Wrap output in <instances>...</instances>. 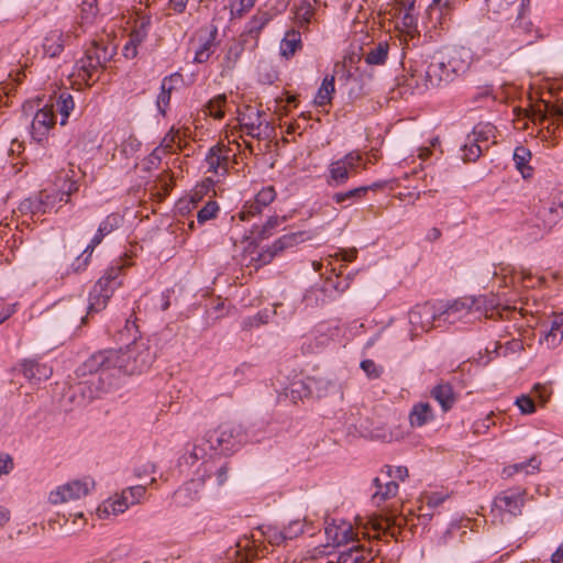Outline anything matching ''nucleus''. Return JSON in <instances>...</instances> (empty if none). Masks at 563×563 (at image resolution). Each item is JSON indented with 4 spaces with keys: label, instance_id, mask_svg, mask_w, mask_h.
<instances>
[{
    "label": "nucleus",
    "instance_id": "nucleus-40",
    "mask_svg": "<svg viewBox=\"0 0 563 563\" xmlns=\"http://www.w3.org/2000/svg\"><path fill=\"white\" fill-rule=\"evenodd\" d=\"M285 395L292 402H297L298 400H302L303 398L309 397L310 389L305 382L296 380L285 388Z\"/></svg>",
    "mask_w": 563,
    "mask_h": 563
},
{
    "label": "nucleus",
    "instance_id": "nucleus-33",
    "mask_svg": "<svg viewBox=\"0 0 563 563\" xmlns=\"http://www.w3.org/2000/svg\"><path fill=\"white\" fill-rule=\"evenodd\" d=\"M563 339V314H556L551 321L550 329L545 331L544 341L549 347L558 346Z\"/></svg>",
    "mask_w": 563,
    "mask_h": 563
},
{
    "label": "nucleus",
    "instance_id": "nucleus-60",
    "mask_svg": "<svg viewBox=\"0 0 563 563\" xmlns=\"http://www.w3.org/2000/svg\"><path fill=\"white\" fill-rule=\"evenodd\" d=\"M361 368L366 373L369 378H378L382 369L372 360H364L361 362Z\"/></svg>",
    "mask_w": 563,
    "mask_h": 563
},
{
    "label": "nucleus",
    "instance_id": "nucleus-59",
    "mask_svg": "<svg viewBox=\"0 0 563 563\" xmlns=\"http://www.w3.org/2000/svg\"><path fill=\"white\" fill-rule=\"evenodd\" d=\"M262 206L254 199L253 202L246 203L240 212L241 220H249L250 217L255 216L262 211Z\"/></svg>",
    "mask_w": 563,
    "mask_h": 563
},
{
    "label": "nucleus",
    "instance_id": "nucleus-9",
    "mask_svg": "<svg viewBox=\"0 0 563 563\" xmlns=\"http://www.w3.org/2000/svg\"><path fill=\"white\" fill-rule=\"evenodd\" d=\"M93 488L95 482L89 477L75 479L51 492L48 499L54 505L73 501L86 497Z\"/></svg>",
    "mask_w": 563,
    "mask_h": 563
},
{
    "label": "nucleus",
    "instance_id": "nucleus-51",
    "mask_svg": "<svg viewBox=\"0 0 563 563\" xmlns=\"http://www.w3.org/2000/svg\"><path fill=\"white\" fill-rule=\"evenodd\" d=\"M263 536L267 540V542L274 545H279L287 540L284 533V528L278 529L277 527L273 526H267L263 531Z\"/></svg>",
    "mask_w": 563,
    "mask_h": 563
},
{
    "label": "nucleus",
    "instance_id": "nucleus-16",
    "mask_svg": "<svg viewBox=\"0 0 563 563\" xmlns=\"http://www.w3.org/2000/svg\"><path fill=\"white\" fill-rule=\"evenodd\" d=\"M437 419L435 412L428 401H418L408 412V422L412 429L423 428Z\"/></svg>",
    "mask_w": 563,
    "mask_h": 563
},
{
    "label": "nucleus",
    "instance_id": "nucleus-13",
    "mask_svg": "<svg viewBox=\"0 0 563 563\" xmlns=\"http://www.w3.org/2000/svg\"><path fill=\"white\" fill-rule=\"evenodd\" d=\"M329 563H383V559L371 549L355 544L339 553L335 562Z\"/></svg>",
    "mask_w": 563,
    "mask_h": 563
},
{
    "label": "nucleus",
    "instance_id": "nucleus-58",
    "mask_svg": "<svg viewBox=\"0 0 563 563\" xmlns=\"http://www.w3.org/2000/svg\"><path fill=\"white\" fill-rule=\"evenodd\" d=\"M157 195L166 197L173 188V178L168 174L162 175L156 183Z\"/></svg>",
    "mask_w": 563,
    "mask_h": 563
},
{
    "label": "nucleus",
    "instance_id": "nucleus-6",
    "mask_svg": "<svg viewBox=\"0 0 563 563\" xmlns=\"http://www.w3.org/2000/svg\"><path fill=\"white\" fill-rule=\"evenodd\" d=\"M244 438L242 426L231 421L221 423L209 434L211 446L223 453L231 452L239 448L244 441Z\"/></svg>",
    "mask_w": 563,
    "mask_h": 563
},
{
    "label": "nucleus",
    "instance_id": "nucleus-34",
    "mask_svg": "<svg viewBox=\"0 0 563 563\" xmlns=\"http://www.w3.org/2000/svg\"><path fill=\"white\" fill-rule=\"evenodd\" d=\"M388 53V42L382 41L368 49V52L364 55V60L368 65H384L387 60Z\"/></svg>",
    "mask_w": 563,
    "mask_h": 563
},
{
    "label": "nucleus",
    "instance_id": "nucleus-1",
    "mask_svg": "<svg viewBox=\"0 0 563 563\" xmlns=\"http://www.w3.org/2000/svg\"><path fill=\"white\" fill-rule=\"evenodd\" d=\"M154 352L143 340H134L124 349L100 351L89 356L78 368L80 377L117 369L126 375L141 374L153 364Z\"/></svg>",
    "mask_w": 563,
    "mask_h": 563
},
{
    "label": "nucleus",
    "instance_id": "nucleus-27",
    "mask_svg": "<svg viewBox=\"0 0 563 563\" xmlns=\"http://www.w3.org/2000/svg\"><path fill=\"white\" fill-rule=\"evenodd\" d=\"M272 15L268 12H258L256 13L247 23L245 31L241 34V38L247 41V37L254 40L255 42L258 38L262 30L271 21Z\"/></svg>",
    "mask_w": 563,
    "mask_h": 563
},
{
    "label": "nucleus",
    "instance_id": "nucleus-19",
    "mask_svg": "<svg viewBox=\"0 0 563 563\" xmlns=\"http://www.w3.org/2000/svg\"><path fill=\"white\" fill-rule=\"evenodd\" d=\"M548 188L541 189L539 192V206H534L536 217L542 221L544 228H551L560 219L559 210L555 207V201H544L547 198Z\"/></svg>",
    "mask_w": 563,
    "mask_h": 563
},
{
    "label": "nucleus",
    "instance_id": "nucleus-24",
    "mask_svg": "<svg viewBox=\"0 0 563 563\" xmlns=\"http://www.w3.org/2000/svg\"><path fill=\"white\" fill-rule=\"evenodd\" d=\"M471 141L481 143L484 150L489 147V144L496 143V128L489 122H479L476 124L471 134H468Z\"/></svg>",
    "mask_w": 563,
    "mask_h": 563
},
{
    "label": "nucleus",
    "instance_id": "nucleus-5",
    "mask_svg": "<svg viewBox=\"0 0 563 563\" xmlns=\"http://www.w3.org/2000/svg\"><path fill=\"white\" fill-rule=\"evenodd\" d=\"M366 169V163H363L362 154L358 151H351L343 157L333 161L328 167L327 183L329 186L345 185L350 175L358 173V168Z\"/></svg>",
    "mask_w": 563,
    "mask_h": 563
},
{
    "label": "nucleus",
    "instance_id": "nucleus-25",
    "mask_svg": "<svg viewBox=\"0 0 563 563\" xmlns=\"http://www.w3.org/2000/svg\"><path fill=\"white\" fill-rule=\"evenodd\" d=\"M486 301L487 298L485 296L478 298H461L455 300L452 305H450L444 311V313L448 316V318L454 317L455 314L462 312L468 313L474 309V307H476V309H479L481 305H485Z\"/></svg>",
    "mask_w": 563,
    "mask_h": 563
},
{
    "label": "nucleus",
    "instance_id": "nucleus-32",
    "mask_svg": "<svg viewBox=\"0 0 563 563\" xmlns=\"http://www.w3.org/2000/svg\"><path fill=\"white\" fill-rule=\"evenodd\" d=\"M218 30L216 26H213L208 37L199 45V47L196 49L194 60L198 64H202L209 60L211 55L214 52L216 48V38H217Z\"/></svg>",
    "mask_w": 563,
    "mask_h": 563
},
{
    "label": "nucleus",
    "instance_id": "nucleus-10",
    "mask_svg": "<svg viewBox=\"0 0 563 563\" xmlns=\"http://www.w3.org/2000/svg\"><path fill=\"white\" fill-rule=\"evenodd\" d=\"M203 473L198 481L209 489H220L229 484L231 467L227 462L206 461L202 463Z\"/></svg>",
    "mask_w": 563,
    "mask_h": 563
},
{
    "label": "nucleus",
    "instance_id": "nucleus-47",
    "mask_svg": "<svg viewBox=\"0 0 563 563\" xmlns=\"http://www.w3.org/2000/svg\"><path fill=\"white\" fill-rule=\"evenodd\" d=\"M307 526L308 521L306 518H297L289 521L288 525L284 527V533L287 540H292L301 536Z\"/></svg>",
    "mask_w": 563,
    "mask_h": 563
},
{
    "label": "nucleus",
    "instance_id": "nucleus-39",
    "mask_svg": "<svg viewBox=\"0 0 563 563\" xmlns=\"http://www.w3.org/2000/svg\"><path fill=\"white\" fill-rule=\"evenodd\" d=\"M60 114V124H66L70 113L75 110V101L70 92L62 91L55 104Z\"/></svg>",
    "mask_w": 563,
    "mask_h": 563
},
{
    "label": "nucleus",
    "instance_id": "nucleus-20",
    "mask_svg": "<svg viewBox=\"0 0 563 563\" xmlns=\"http://www.w3.org/2000/svg\"><path fill=\"white\" fill-rule=\"evenodd\" d=\"M44 198L49 199L52 196L48 190L44 189L34 197L24 199L20 203V211L23 213H31L32 216L44 214L54 209V203L44 202Z\"/></svg>",
    "mask_w": 563,
    "mask_h": 563
},
{
    "label": "nucleus",
    "instance_id": "nucleus-37",
    "mask_svg": "<svg viewBox=\"0 0 563 563\" xmlns=\"http://www.w3.org/2000/svg\"><path fill=\"white\" fill-rule=\"evenodd\" d=\"M299 48H301L300 33L290 30L286 32L284 38L280 42V53L286 58L291 57Z\"/></svg>",
    "mask_w": 563,
    "mask_h": 563
},
{
    "label": "nucleus",
    "instance_id": "nucleus-17",
    "mask_svg": "<svg viewBox=\"0 0 563 563\" xmlns=\"http://www.w3.org/2000/svg\"><path fill=\"white\" fill-rule=\"evenodd\" d=\"M325 536L332 545L345 544L355 537L352 525L344 520H332L325 527Z\"/></svg>",
    "mask_w": 563,
    "mask_h": 563
},
{
    "label": "nucleus",
    "instance_id": "nucleus-31",
    "mask_svg": "<svg viewBox=\"0 0 563 563\" xmlns=\"http://www.w3.org/2000/svg\"><path fill=\"white\" fill-rule=\"evenodd\" d=\"M64 48V34L59 30L49 31L43 42L44 54L55 57L60 54Z\"/></svg>",
    "mask_w": 563,
    "mask_h": 563
},
{
    "label": "nucleus",
    "instance_id": "nucleus-22",
    "mask_svg": "<svg viewBox=\"0 0 563 563\" xmlns=\"http://www.w3.org/2000/svg\"><path fill=\"white\" fill-rule=\"evenodd\" d=\"M262 117L263 113L260 110L247 107L245 111L240 113L239 120L241 126L246 131L249 135L252 137H260V133L256 131L260 130L263 124Z\"/></svg>",
    "mask_w": 563,
    "mask_h": 563
},
{
    "label": "nucleus",
    "instance_id": "nucleus-4",
    "mask_svg": "<svg viewBox=\"0 0 563 563\" xmlns=\"http://www.w3.org/2000/svg\"><path fill=\"white\" fill-rule=\"evenodd\" d=\"M122 266L110 267L93 285L89 295L88 314L103 310L114 290L122 285Z\"/></svg>",
    "mask_w": 563,
    "mask_h": 563
},
{
    "label": "nucleus",
    "instance_id": "nucleus-54",
    "mask_svg": "<svg viewBox=\"0 0 563 563\" xmlns=\"http://www.w3.org/2000/svg\"><path fill=\"white\" fill-rule=\"evenodd\" d=\"M401 23L402 26L406 29L407 34H409L411 37H413L416 34H419L415 12H404Z\"/></svg>",
    "mask_w": 563,
    "mask_h": 563
},
{
    "label": "nucleus",
    "instance_id": "nucleus-3",
    "mask_svg": "<svg viewBox=\"0 0 563 563\" xmlns=\"http://www.w3.org/2000/svg\"><path fill=\"white\" fill-rule=\"evenodd\" d=\"M410 77L416 86L421 85L426 89L440 88L453 81L442 54H435L429 60H416L410 67Z\"/></svg>",
    "mask_w": 563,
    "mask_h": 563
},
{
    "label": "nucleus",
    "instance_id": "nucleus-50",
    "mask_svg": "<svg viewBox=\"0 0 563 563\" xmlns=\"http://www.w3.org/2000/svg\"><path fill=\"white\" fill-rule=\"evenodd\" d=\"M539 465H540V462L537 460L536 456H533L528 462L516 463V464L505 467L503 471V474L507 477H510L514 474L519 473V472L529 473L527 471L528 466H531L533 471H537V470H539Z\"/></svg>",
    "mask_w": 563,
    "mask_h": 563
},
{
    "label": "nucleus",
    "instance_id": "nucleus-11",
    "mask_svg": "<svg viewBox=\"0 0 563 563\" xmlns=\"http://www.w3.org/2000/svg\"><path fill=\"white\" fill-rule=\"evenodd\" d=\"M55 123L54 106L46 104L35 113L32 120L30 130L31 137L38 144L46 142Z\"/></svg>",
    "mask_w": 563,
    "mask_h": 563
},
{
    "label": "nucleus",
    "instance_id": "nucleus-46",
    "mask_svg": "<svg viewBox=\"0 0 563 563\" xmlns=\"http://www.w3.org/2000/svg\"><path fill=\"white\" fill-rule=\"evenodd\" d=\"M446 496L439 494V493H432V494H426L421 497L422 505L420 506L419 510L423 511L419 516H429L431 517L432 514L427 512L426 510L437 508L440 506L444 500Z\"/></svg>",
    "mask_w": 563,
    "mask_h": 563
},
{
    "label": "nucleus",
    "instance_id": "nucleus-28",
    "mask_svg": "<svg viewBox=\"0 0 563 563\" xmlns=\"http://www.w3.org/2000/svg\"><path fill=\"white\" fill-rule=\"evenodd\" d=\"M57 192H49L52 198L46 199L44 198V202H53L54 208L56 207L57 201H65L68 202L69 196L78 190V184L76 180H71L68 177V174L65 173L64 175V183L62 185H58L56 183Z\"/></svg>",
    "mask_w": 563,
    "mask_h": 563
},
{
    "label": "nucleus",
    "instance_id": "nucleus-49",
    "mask_svg": "<svg viewBox=\"0 0 563 563\" xmlns=\"http://www.w3.org/2000/svg\"><path fill=\"white\" fill-rule=\"evenodd\" d=\"M225 102H227L225 95H219V96L214 97L206 104V113H208L209 115H211L216 119L223 118V115H224L223 107L225 106Z\"/></svg>",
    "mask_w": 563,
    "mask_h": 563
},
{
    "label": "nucleus",
    "instance_id": "nucleus-38",
    "mask_svg": "<svg viewBox=\"0 0 563 563\" xmlns=\"http://www.w3.org/2000/svg\"><path fill=\"white\" fill-rule=\"evenodd\" d=\"M334 91V76H325L314 97V103L319 107L330 104Z\"/></svg>",
    "mask_w": 563,
    "mask_h": 563
},
{
    "label": "nucleus",
    "instance_id": "nucleus-8",
    "mask_svg": "<svg viewBox=\"0 0 563 563\" xmlns=\"http://www.w3.org/2000/svg\"><path fill=\"white\" fill-rule=\"evenodd\" d=\"M146 493V487L136 485L124 489L113 499H109L97 509L99 518H107L110 515L123 514L130 505L137 504Z\"/></svg>",
    "mask_w": 563,
    "mask_h": 563
},
{
    "label": "nucleus",
    "instance_id": "nucleus-43",
    "mask_svg": "<svg viewBox=\"0 0 563 563\" xmlns=\"http://www.w3.org/2000/svg\"><path fill=\"white\" fill-rule=\"evenodd\" d=\"M245 42L246 40L240 37V40H235L229 45L224 56V62L228 68H233L235 66L244 51Z\"/></svg>",
    "mask_w": 563,
    "mask_h": 563
},
{
    "label": "nucleus",
    "instance_id": "nucleus-53",
    "mask_svg": "<svg viewBox=\"0 0 563 563\" xmlns=\"http://www.w3.org/2000/svg\"><path fill=\"white\" fill-rule=\"evenodd\" d=\"M256 0H233L231 3V15L233 18H241L251 8L254 7Z\"/></svg>",
    "mask_w": 563,
    "mask_h": 563
},
{
    "label": "nucleus",
    "instance_id": "nucleus-62",
    "mask_svg": "<svg viewBox=\"0 0 563 563\" xmlns=\"http://www.w3.org/2000/svg\"><path fill=\"white\" fill-rule=\"evenodd\" d=\"M284 221H285V218L271 217L266 221V223L263 225V229L261 231V236L263 239L271 236L273 229H275L277 225H279Z\"/></svg>",
    "mask_w": 563,
    "mask_h": 563
},
{
    "label": "nucleus",
    "instance_id": "nucleus-61",
    "mask_svg": "<svg viewBox=\"0 0 563 563\" xmlns=\"http://www.w3.org/2000/svg\"><path fill=\"white\" fill-rule=\"evenodd\" d=\"M151 25L150 16H141L135 22V27L133 30L134 33L139 34L141 37H147L148 29Z\"/></svg>",
    "mask_w": 563,
    "mask_h": 563
},
{
    "label": "nucleus",
    "instance_id": "nucleus-15",
    "mask_svg": "<svg viewBox=\"0 0 563 563\" xmlns=\"http://www.w3.org/2000/svg\"><path fill=\"white\" fill-rule=\"evenodd\" d=\"M489 13L510 20L514 15L521 18L523 9V0H486Z\"/></svg>",
    "mask_w": 563,
    "mask_h": 563
},
{
    "label": "nucleus",
    "instance_id": "nucleus-56",
    "mask_svg": "<svg viewBox=\"0 0 563 563\" xmlns=\"http://www.w3.org/2000/svg\"><path fill=\"white\" fill-rule=\"evenodd\" d=\"M516 405L523 415H530L536 411V404L528 395H521L516 399Z\"/></svg>",
    "mask_w": 563,
    "mask_h": 563
},
{
    "label": "nucleus",
    "instance_id": "nucleus-2",
    "mask_svg": "<svg viewBox=\"0 0 563 563\" xmlns=\"http://www.w3.org/2000/svg\"><path fill=\"white\" fill-rule=\"evenodd\" d=\"M114 49L102 40L91 42L85 51V55L77 60L73 76L91 86L97 81L106 64L112 58Z\"/></svg>",
    "mask_w": 563,
    "mask_h": 563
},
{
    "label": "nucleus",
    "instance_id": "nucleus-44",
    "mask_svg": "<svg viewBox=\"0 0 563 563\" xmlns=\"http://www.w3.org/2000/svg\"><path fill=\"white\" fill-rule=\"evenodd\" d=\"M313 13L314 8L308 0L300 1V3L296 4L294 8V18L300 25L309 23Z\"/></svg>",
    "mask_w": 563,
    "mask_h": 563
},
{
    "label": "nucleus",
    "instance_id": "nucleus-30",
    "mask_svg": "<svg viewBox=\"0 0 563 563\" xmlns=\"http://www.w3.org/2000/svg\"><path fill=\"white\" fill-rule=\"evenodd\" d=\"M374 485L376 490L373 494L372 499L376 505H380L391 497H395L398 493V484L395 481L382 483L380 478L376 477L374 479Z\"/></svg>",
    "mask_w": 563,
    "mask_h": 563
},
{
    "label": "nucleus",
    "instance_id": "nucleus-55",
    "mask_svg": "<svg viewBox=\"0 0 563 563\" xmlns=\"http://www.w3.org/2000/svg\"><path fill=\"white\" fill-rule=\"evenodd\" d=\"M276 197V192L273 186L264 187L262 190L257 192L255 196V200L257 203H260L263 208L268 206L271 202L274 201Z\"/></svg>",
    "mask_w": 563,
    "mask_h": 563
},
{
    "label": "nucleus",
    "instance_id": "nucleus-21",
    "mask_svg": "<svg viewBox=\"0 0 563 563\" xmlns=\"http://www.w3.org/2000/svg\"><path fill=\"white\" fill-rule=\"evenodd\" d=\"M494 505L500 511L518 516L521 514L523 506V495L520 492H504L496 496Z\"/></svg>",
    "mask_w": 563,
    "mask_h": 563
},
{
    "label": "nucleus",
    "instance_id": "nucleus-63",
    "mask_svg": "<svg viewBox=\"0 0 563 563\" xmlns=\"http://www.w3.org/2000/svg\"><path fill=\"white\" fill-rule=\"evenodd\" d=\"M386 468H387L388 477L390 478L389 481H395V482H396V479L405 481L408 477V468L405 466H397V467L386 466Z\"/></svg>",
    "mask_w": 563,
    "mask_h": 563
},
{
    "label": "nucleus",
    "instance_id": "nucleus-29",
    "mask_svg": "<svg viewBox=\"0 0 563 563\" xmlns=\"http://www.w3.org/2000/svg\"><path fill=\"white\" fill-rule=\"evenodd\" d=\"M22 372L30 382L47 379L52 375V368L35 361H24L22 363Z\"/></svg>",
    "mask_w": 563,
    "mask_h": 563
},
{
    "label": "nucleus",
    "instance_id": "nucleus-42",
    "mask_svg": "<svg viewBox=\"0 0 563 563\" xmlns=\"http://www.w3.org/2000/svg\"><path fill=\"white\" fill-rule=\"evenodd\" d=\"M371 187H357L354 189H350L344 192H335L332 196V199L338 205H344L345 202H352L358 199H362Z\"/></svg>",
    "mask_w": 563,
    "mask_h": 563
},
{
    "label": "nucleus",
    "instance_id": "nucleus-41",
    "mask_svg": "<svg viewBox=\"0 0 563 563\" xmlns=\"http://www.w3.org/2000/svg\"><path fill=\"white\" fill-rule=\"evenodd\" d=\"M173 77H165L161 85V92L157 96L156 104L159 113L165 114L170 101V91L173 90Z\"/></svg>",
    "mask_w": 563,
    "mask_h": 563
},
{
    "label": "nucleus",
    "instance_id": "nucleus-57",
    "mask_svg": "<svg viewBox=\"0 0 563 563\" xmlns=\"http://www.w3.org/2000/svg\"><path fill=\"white\" fill-rule=\"evenodd\" d=\"M547 109L548 104H544V109L531 107L530 109H526L525 115L530 119L533 123H543L547 119Z\"/></svg>",
    "mask_w": 563,
    "mask_h": 563
},
{
    "label": "nucleus",
    "instance_id": "nucleus-23",
    "mask_svg": "<svg viewBox=\"0 0 563 563\" xmlns=\"http://www.w3.org/2000/svg\"><path fill=\"white\" fill-rule=\"evenodd\" d=\"M430 395L440 404L443 412H448L456 400L452 385L445 382H440L437 384L430 390Z\"/></svg>",
    "mask_w": 563,
    "mask_h": 563
},
{
    "label": "nucleus",
    "instance_id": "nucleus-12",
    "mask_svg": "<svg viewBox=\"0 0 563 563\" xmlns=\"http://www.w3.org/2000/svg\"><path fill=\"white\" fill-rule=\"evenodd\" d=\"M233 155L232 150L224 144L212 146L206 156L208 172L224 175L229 169Z\"/></svg>",
    "mask_w": 563,
    "mask_h": 563
},
{
    "label": "nucleus",
    "instance_id": "nucleus-26",
    "mask_svg": "<svg viewBox=\"0 0 563 563\" xmlns=\"http://www.w3.org/2000/svg\"><path fill=\"white\" fill-rule=\"evenodd\" d=\"M188 136V129H170V131L164 136L159 147L163 152L173 153L175 146L181 150L186 146V137Z\"/></svg>",
    "mask_w": 563,
    "mask_h": 563
},
{
    "label": "nucleus",
    "instance_id": "nucleus-36",
    "mask_svg": "<svg viewBox=\"0 0 563 563\" xmlns=\"http://www.w3.org/2000/svg\"><path fill=\"white\" fill-rule=\"evenodd\" d=\"M444 56V64L446 66L450 76L454 80L460 74L465 71L467 64L462 58L461 52L452 51L449 54H442Z\"/></svg>",
    "mask_w": 563,
    "mask_h": 563
},
{
    "label": "nucleus",
    "instance_id": "nucleus-18",
    "mask_svg": "<svg viewBox=\"0 0 563 563\" xmlns=\"http://www.w3.org/2000/svg\"><path fill=\"white\" fill-rule=\"evenodd\" d=\"M435 312L432 306H416L409 312V322L415 331L427 332L433 327Z\"/></svg>",
    "mask_w": 563,
    "mask_h": 563
},
{
    "label": "nucleus",
    "instance_id": "nucleus-35",
    "mask_svg": "<svg viewBox=\"0 0 563 563\" xmlns=\"http://www.w3.org/2000/svg\"><path fill=\"white\" fill-rule=\"evenodd\" d=\"M531 158L530 151L525 146H518L514 152V161L517 169L520 172L523 178H530L532 176V167L528 164Z\"/></svg>",
    "mask_w": 563,
    "mask_h": 563
},
{
    "label": "nucleus",
    "instance_id": "nucleus-48",
    "mask_svg": "<svg viewBox=\"0 0 563 563\" xmlns=\"http://www.w3.org/2000/svg\"><path fill=\"white\" fill-rule=\"evenodd\" d=\"M462 158L464 162H475L482 155L484 148L481 143L471 141V139L467 136V141L462 146Z\"/></svg>",
    "mask_w": 563,
    "mask_h": 563
},
{
    "label": "nucleus",
    "instance_id": "nucleus-45",
    "mask_svg": "<svg viewBox=\"0 0 563 563\" xmlns=\"http://www.w3.org/2000/svg\"><path fill=\"white\" fill-rule=\"evenodd\" d=\"M303 232H292L285 234L280 236L278 240H276L273 245L275 246V250H277L279 253L285 251L286 249L292 247L299 242L303 241Z\"/></svg>",
    "mask_w": 563,
    "mask_h": 563
},
{
    "label": "nucleus",
    "instance_id": "nucleus-14",
    "mask_svg": "<svg viewBox=\"0 0 563 563\" xmlns=\"http://www.w3.org/2000/svg\"><path fill=\"white\" fill-rule=\"evenodd\" d=\"M121 218L119 214H110L99 225L98 231L96 235L92 238L90 243L86 246V249L82 252V255H85L82 260V266L85 267L89 258L97 245H99L102 241V239L110 234L112 231H114L117 228L120 227Z\"/></svg>",
    "mask_w": 563,
    "mask_h": 563
},
{
    "label": "nucleus",
    "instance_id": "nucleus-64",
    "mask_svg": "<svg viewBox=\"0 0 563 563\" xmlns=\"http://www.w3.org/2000/svg\"><path fill=\"white\" fill-rule=\"evenodd\" d=\"M371 527L374 531H387L390 528V519L385 517H375L369 520Z\"/></svg>",
    "mask_w": 563,
    "mask_h": 563
},
{
    "label": "nucleus",
    "instance_id": "nucleus-7",
    "mask_svg": "<svg viewBox=\"0 0 563 563\" xmlns=\"http://www.w3.org/2000/svg\"><path fill=\"white\" fill-rule=\"evenodd\" d=\"M456 0H429L423 15L427 30H444L452 22Z\"/></svg>",
    "mask_w": 563,
    "mask_h": 563
},
{
    "label": "nucleus",
    "instance_id": "nucleus-52",
    "mask_svg": "<svg viewBox=\"0 0 563 563\" xmlns=\"http://www.w3.org/2000/svg\"><path fill=\"white\" fill-rule=\"evenodd\" d=\"M219 206L216 201L207 202L197 213V220L199 223H203L217 217Z\"/></svg>",
    "mask_w": 563,
    "mask_h": 563
}]
</instances>
